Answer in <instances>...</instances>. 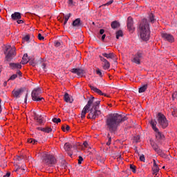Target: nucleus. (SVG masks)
Returning <instances> with one entry per match:
<instances>
[{"label": "nucleus", "mask_w": 177, "mask_h": 177, "mask_svg": "<svg viewBox=\"0 0 177 177\" xmlns=\"http://www.w3.org/2000/svg\"><path fill=\"white\" fill-rule=\"evenodd\" d=\"M145 57V54L143 51H138L132 58V63H135V64H140V60H142Z\"/></svg>", "instance_id": "10"}, {"label": "nucleus", "mask_w": 177, "mask_h": 177, "mask_svg": "<svg viewBox=\"0 0 177 177\" xmlns=\"http://www.w3.org/2000/svg\"><path fill=\"white\" fill-rule=\"evenodd\" d=\"M5 176H6V177H10V172L6 173V174Z\"/></svg>", "instance_id": "56"}, {"label": "nucleus", "mask_w": 177, "mask_h": 177, "mask_svg": "<svg viewBox=\"0 0 177 177\" xmlns=\"http://www.w3.org/2000/svg\"><path fill=\"white\" fill-rule=\"evenodd\" d=\"M100 162L104 164V159H100Z\"/></svg>", "instance_id": "58"}, {"label": "nucleus", "mask_w": 177, "mask_h": 177, "mask_svg": "<svg viewBox=\"0 0 177 177\" xmlns=\"http://www.w3.org/2000/svg\"><path fill=\"white\" fill-rule=\"evenodd\" d=\"M90 88L91 91H93L95 93H97L98 95H100L101 96H107V94L104 93L100 91V89L93 86H90Z\"/></svg>", "instance_id": "16"}, {"label": "nucleus", "mask_w": 177, "mask_h": 177, "mask_svg": "<svg viewBox=\"0 0 177 177\" xmlns=\"http://www.w3.org/2000/svg\"><path fill=\"white\" fill-rule=\"evenodd\" d=\"M105 38H106V34L102 35V38H101L102 41H104Z\"/></svg>", "instance_id": "53"}, {"label": "nucleus", "mask_w": 177, "mask_h": 177, "mask_svg": "<svg viewBox=\"0 0 177 177\" xmlns=\"http://www.w3.org/2000/svg\"><path fill=\"white\" fill-rule=\"evenodd\" d=\"M31 38V36H30L29 35H26L24 38H23V41L24 42H27L28 44L30 43V39Z\"/></svg>", "instance_id": "30"}, {"label": "nucleus", "mask_w": 177, "mask_h": 177, "mask_svg": "<svg viewBox=\"0 0 177 177\" xmlns=\"http://www.w3.org/2000/svg\"><path fill=\"white\" fill-rule=\"evenodd\" d=\"M151 146L153 148V149L154 150V151H156V153H157V154H158V156H160V157H162L163 158H165L167 157V154H165V153H164V151H162V149H160V147H158L157 143L151 141Z\"/></svg>", "instance_id": "9"}, {"label": "nucleus", "mask_w": 177, "mask_h": 177, "mask_svg": "<svg viewBox=\"0 0 177 177\" xmlns=\"http://www.w3.org/2000/svg\"><path fill=\"white\" fill-rule=\"evenodd\" d=\"M95 100V97H91L89 98L86 105L83 108L81 113V118H85V115H86V113L90 111L87 118L91 120H96V118H99V115L102 114V111L99 110V106H100V101H96L93 103Z\"/></svg>", "instance_id": "1"}, {"label": "nucleus", "mask_w": 177, "mask_h": 177, "mask_svg": "<svg viewBox=\"0 0 177 177\" xmlns=\"http://www.w3.org/2000/svg\"><path fill=\"white\" fill-rule=\"evenodd\" d=\"M152 171H153V175H157V174H158V172H160V168L158 167H153L152 168Z\"/></svg>", "instance_id": "27"}, {"label": "nucleus", "mask_w": 177, "mask_h": 177, "mask_svg": "<svg viewBox=\"0 0 177 177\" xmlns=\"http://www.w3.org/2000/svg\"><path fill=\"white\" fill-rule=\"evenodd\" d=\"M1 113H2V106H0V114H1Z\"/></svg>", "instance_id": "61"}, {"label": "nucleus", "mask_w": 177, "mask_h": 177, "mask_svg": "<svg viewBox=\"0 0 177 177\" xmlns=\"http://www.w3.org/2000/svg\"><path fill=\"white\" fill-rule=\"evenodd\" d=\"M0 73H2V66H0Z\"/></svg>", "instance_id": "62"}, {"label": "nucleus", "mask_w": 177, "mask_h": 177, "mask_svg": "<svg viewBox=\"0 0 177 177\" xmlns=\"http://www.w3.org/2000/svg\"><path fill=\"white\" fill-rule=\"evenodd\" d=\"M158 123L159 127L160 128H162V129H165V128L168 127V125H169V122H168V120H167V118L164 114L161 113H158Z\"/></svg>", "instance_id": "5"}, {"label": "nucleus", "mask_w": 177, "mask_h": 177, "mask_svg": "<svg viewBox=\"0 0 177 177\" xmlns=\"http://www.w3.org/2000/svg\"><path fill=\"white\" fill-rule=\"evenodd\" d=\"M28 54L26 53L22 57V61L21 62V64H27L28 63Z\"/></svg>", "instance_id": "21"}, {"label": "nucleus", "mask_w": 177, "mask_h": 177, "mask_svg": "<svg viewBox=\"0 0 177 177\" xmlns=\"http://www.w3.org/2000/svg\"><path fill=\"white\" fill-rule=\"evenodd\" d=\"M38 141L33 138L28 139V143H32V145H35Z\"/></svg>", "instance_id": "33"}, {"label": "nucleus", "mask_w": 177, "mask_h": 177, "mask_svg": "<svg viewBox=\"0 0 177 177\" xmlns=\"http://www.w3.org/2000/svg\"><path fill=\"white\" fill-rule=\"evenodd\" d=\"M64 100L66 102V103H73V99L70 97V95H68L67 93L64 94Z\"/></svg>", "instance_id": "23"}, {"label": "nucleus", "mask_w": 177, "mask_h": 177, "mask_svg": "<svg viewBox=\"0 0 177 177\" xmlns=\"http://www.w3.org/2000/svg\"><path fill=\"white\" fill-rule=\"evenodd\" d=\"M150 124L151 126L152 129L156 132V137L157 139H162L164 138V136L158 130V128H157V122L156 120H151L150 121Z\"/></svg>", "instance_id": "8"}, {"label": "nucleus", "mask_w": 177, "mask_h": 177, "mask_svg": "<svg viewBox=\"0 0 177 177\" xmlns=\"http://www.w3.org/2000/svg\"><path fill=\"white\" fill-rule=\"evenodd\" d=\"M121 24L118 21H113L111 24V27L113 28V30H115L116 28H120Z\"/></svg>", "instance_id": "18"}, {"label": "nucleus", "mask_w": 177, "mask_h": 177, "mask_svg": "<svg viewBox=\"0 0 177 177\" xmlns=\"http://www.w3.org/2000/svg\"><path fill=\"white\" fill-rule=\"evenodd\" d=\"M82 161H84V158H82V156H79V159H78V164H82Z\"/></svg>", "instance_id": "43"}, {"label": "nucleus", "mask_w": 177, "mask_h": 177, "mask_svg": "<svg viewBox=\"0 0 177 177\" xmlns=\"http://www.w3.org/2000/svg\"><path fill=\"white\" fill-rule=\"evenodd\" d=\"M52 131V128L50 127H46L44 129H41V132H45L46 133H50Z\"/></svg>", "instance_id": "29"}, {"label": "nucleus", "mask_w": 177, "mask_h": 177, "mask_svg": "<svg viewBox=\"0 0 177 177\" xmlns=\"http://www.w3.org/2000/svg\"><path fill=\"white\" fill-rule=\"evenodd\" d=\"M124 33L122 32V30H118L116 32V39H119L120 37H123Z\"/></svg>", "instance_id": "32"}, {"label": "nucleus", "mask_w": 177, "mask_h": 177, "mask_svg": "<svg viewBox=\"0 0 177 177\" xmlns=\"http://www.w3.org/2000/svg\"><path fill=\"white\" fill-rule=\"evenodd\" d=\"M113 2H114L113 0H111L109 1H108L106 3L104 4L105 6H109L110 5H111V3H113Z\"/></svg>", "instance_id": "45"}, {"label": "nucleus", "mask_w": 177, "mask_h": 177, "mask_svg": "<svg viewBox=\"0 0 177 177\" xmlns=\"http://www.w3.org/2000/svg\"><path fill=\"white\" fill-rule=\"evenodd\" d=\"M101 62H102V63H104V62H106L107 59H106V58L103 57L102 56L100 55L99 56Z\"/></svg>", "instance_id": "47"}, {"label": "nucleus", "mask_w": 177, "mask_h": 177, "mask_svg": "<svg viewBox=\"0 0 177 177\" xmlns=\"http://www.w3.org/2000/svg\"><path fill=\"white\" fill-rule=\"evenodd\" d=\"M97 75H99V77H103V73H102V71L99 68H97L95 71Z\"/></svg>", "instance_id": "37"}, {"label": "nucleus", "mask_w": 177, "mask_h": 177, "mask_svg": "<svg viewBox=\"0 0 177 177\" xmlns=\"http://www.w3.org/2000/svg\"><path fill=\"white\" fill-rule=\"evenodd\" d=\"M17 73L18 75L21 76V72L20 71V70H18Z\"/></svg>", "instance_id": "57"}, {"label": "nucleus", "mask_w": 177, "mask_h": 177, "mask_svg": "<svg viewBox=\"0 0 177 177\" xmlns=\"http://www.w3.org/2000/svg\"><path fill=\"white\" fill-rule=\"evenodd\" d=\"M55 46H57V48H59V46H60V45H62V44H60L59 41H55Z\"/></svg>", "instance_id": "50"}, {"label": "nucleus", "mask_w": 177, "mask_h": 177, "mask_svg": "<svg viewBox=\"0 0 177 177\" xmlns=\"http://www.w3.org/2000/svg\"><path fill=\"white\" fill-rule=\"evenodd\" d=\"M71 73L73 74H77L79 77H83L84 76V70L82 68H73L71 69Z\"/></svg>", "instance_id": "14"}, {"label": "nucleus", "mask_w": 177, "mask_h": 177, "mask_svg": "<svg viewBox=\"0 0 177 177\" xmlns=\"http://www.w3.org/2000/svg\"><path fill=\"white\" fill-rule=\"evenodd\" d=\"M176 108H174L173 109V111L171 112V115H173V117H176Z\"/></svg>", "instance_id": "44"}, {"label": "nucleus", "mask_w": 177, "mask_h": 177, "mask_svg": "<svg viewBox=\"0 0 177 177\" xmlns=\"http://www.w3.org/2000/svg\"><path fill=\"white\" fill-rule=\"evenodd\" d=\"M72 25L73 27H80V26H82V23L81 22V19L77 18L75 21H73Z\"/></svg>", "instance_id": "20"}, {"label": "nucleus", "mask_w": 177, "mask_h": 177, "mask_svg": "<svg viewBox=\"0 0 177 177\" xmlns=\"http://www.w3.org/2000/svg\"><path fill=\"white\" fill-rule=\"evenodd\" d=\"M153 167H158V165H157V162H156L154 159L153 160Z\"/></svg>", "instance_id": "52"}, {"label": "nucleus", "mask_w": 177, "mask_h": 177, "mask_svg": "<svg viewBox=\"0 0 177 177\" xmlns=\"http://www.w3.org/2000/svg\"><path fill=\"white\" fill-rule=\"evenodd\" d=\"M10 66L11 67L12 70H20L21 68V64L19 63H10Z\"/></svg>", "instance_id": "17"}, {"label": "nucleus", "mask_w": 177, "mask_h": 177, "mask_svg": "<svg viewBox=\"0 0 177 177\" xmlns=\"http://www.w3.org/2000/svg\"><path fill=\"white\" fill-rule=\"evenodd\" d=\"M53 122H55V124H59V122H62V120L60 118H54L52 120Z\"/></svg>", "instance_id": "34"}, {"label": "nucleus", "mask_w": 177, "mask_h": 177, "mask_svg": "<svg viewBox=\"0 0 177 177\" xmlns=\"http://www.w3.org/2000/svg\"><path fill=\"white\" fill-rule=\"evenodd\" d=\"M130 169L133 172V174H136V166L130 165Z\"/></svg>", "instance_id": "35"}, {"label": "nucleus", "mask_w": 177, "mask_h": 177, "mask_svg": "<svg viewBox=\"0 0 177 177\" xmlns=\"http://www.w3.org/2000/svg\"><path fill=\"white\" fill-rule=\"evenodd\" d=\"M147 86V84H142L138 89L139 93H143V92H146Z\"/></svg>", "instance_id": "22"}, {"label": "nucleus", "mask_w": 177, "mask_h": 177, "mask_svg": "<svg viewBox=\"0 0 177 177\" xmlns=\"http://www.w3.org/2000/svg\"><path fill=\"white\" fill-rule=\"evenodd\" d=\"M38 39H39V41H43V39H45V37H43L41 33H39L38 34Z\"/></svg>", "instance_id": "41"}, {"label": "nucleus", "mask_w": 177, "mask_h": 177, "mask_svg": "<svg viewBox=\"0 0 177 177\" xmlns=\"http://www.w3.org/2000/svg\"><path fill=\"white\" fill-rule=\"evenodd\" d=\"M139 33L142 41H149L150 39V24L146 19H143L140 23Z\"/></svg>", "instance_id": "3"}, {"label": "nucleus", "mask_w": 177, "mask_h": 177, "mask_svg": "<svg viewBox=\"0 0 177 177\" xmlns=\"http://www.w3.org/2000/svg\"><path fill=\"white\" fill-rule=\"evenodd\" d=\"M4 53L6 55L7 62H10V60H12V59H13L16 55V48L11 47L10 46H6Z\"/></svg>", "instance_id": "4"}, {"label": "nucleus", "mask_w": 177, "mask_h": 177, "mask_svg": "<svg viewBox=\"0 0 177 177\" xmlns=\"http://www.w3.org/2000/svg\"><path fill=\"white\" fill-rule=\"evenodd\" d=\"M41 92L42 91H41V88H35L32 91V94H31L32 100H33L34 102H42V100H45L44 97H39V95H41Z\"/></svg>", "instance_id": "7"}, {"label": "nucleus", "mask_w": 177, "mask_h": 177, "mask_svg": "<svg viewBox=\"0 0 177 177\" xmlns=\"http://www.w3.org/2000/svg\"><path fill=\"white\" fill-rule=\"evenodd\" d=\"M37 129H38V131H42V129H44V128L37 127Z\"/></svg>", "instance_id": "59"}, {"label": "nucleus", "mask_w": 177, "mask_h": 177, "mask_svg": "<svg viewBox=\"0 0 177 177\" xmlns=\"http://www.w3.org/2000/svg\"><path fill=\"white\" fill-rule=\"evenodd\" d=\"M27 97H28V93L26 94V96H25V103H27Z\"/></svg>", "instance_id": "54"}, {"label": "nucleus", "mask_w": 177, "mask_h": 177, "mask_svg": "<svg viewBox=\"0 0 177 177\" xmlns=\"http://www.w3.org/2000/svg\"><path fill=\"white\" fill-rule=\"evenodd\" d=\"M34 118L38 122V124H44V117L41 115H38L36 113H34Z\"/></svg>", "instance_id": "15"}, {"label": "nucleus", "mask_w": 177, "mask_h": 177, "mask_svg": "<svg viewBox=\"0 0 177 177\" xmlns=\"http://www.w3.org/2000/svg\"><path fill=\"white\" fill-rule=\"evenodd\" d=\"M108 142H106V146H110L111 145V137H110V134L107 135Z\"/></svg>", "instance_id": "38"}, {"label": "nucleus", "mask_w": 177, "mask_h": 177, "mask_svg": "<svg viewBox=\"0 0 177 177\" xmlns=\"http://www.w3.org/2000/svg\"><path fill=\"white\" fill-rule=\"evenodd\" d=\"M11 18L12 20H19V19H21V14H20V12H16L12 14Z\"/></svg>", "instance_id": "19"}, {"label": "nucleus", "mask_w": 177, "mask_h": 177, "mask_svg": "<svg viewBox=\"0 0 177 177\" xmlns=\"http://www.w3.org/2000/svg\"><path fill=\"white\" fill-rule=\"evenodd\" d=\"M68 3L69 5H73V0H69Z\"/></svg>", "instance_id": "60"}, {"label": "nucleus", "mask_w": 177, "mask_h": 177, "mask_svg": "<svg viewBox=\"0 0 177 177\" xmlns=\"http://www.w3.org/2000/svg\"><path fill=\"white\" fill-rule=\"evenodd\" d=\"M103 68L104 70H109L110 68V62L107 59L103 62Z\"/></svg>", "instance_id": "25"}, {"label": "nucleus", "mask_w": 177, "mask_h": 177, "mask_svg": "<svg viewBox=\"0 0 177 177\" xmlns=\"http://www.w3.org/2000/svg\"><path fill=\"white\" fill-rule=\"evenodd\" d=\"M17 23L18 24H23V23H24V21H23L21 19H17Z\"/></svg>", "instance_id": "49"}, {"label": "nucleus", "mask_w": 177, "mask_h": 177, "mask_svg": "<svg viewBox=\"0 0 177 177\" xmlns=\"http://www.w3.org/2000/svg\"><path fill=\"white\" fill-rule=\"evenodd\" d=\"M127 28L129 31H132L133 30H135V28H133V19L131 17H129L127 18Z\"/></svg>", "instance_id": "12"}, {"label": "nucleus", "mask_w": 177, "mask_h": 177, "mask_svg": "<svg viewBox=\"0 0 177 177\" xmlns=\"http://www.w3.org/2000/svg\"><path fill=\"white\" fill-rule=\"evenodd\" d=\"M7 84H8V82H5L3 84L4 86H6Z\"/></svg>", "instance_id": "63"}, {"label": "nucleus", "mask_w": 177, "mask_h": 177, "mask_svg": "<svg viewBox=\"0 0 177 177\" xmlns=\"http://www.w3.org/2000/svg\"><path fill=\"white\" fill-rule=\"evenodd\" d=\"M18 169H20V167H17L16 171H17Z\"/></svg>", "instance_id": "64"}, {"label": "nucleus", "mask_w": 177, "mask_h": 177, "mask_svg": "<svg viewBox=\"0 0 177 177\" xmlns=\"http://www.w3.org/2000/svg\"><path fill=\"white\" fill-rule=\"evenodd\" d=\"M62 131H64V132H66V131H70V126L68 125L62 126Z\"/></svg>", "instance_id": "36"}, {"label": "nucleus", "mask_w": 177, "mask_h": 177, "mask_svg": "<svg viewBox=\"0 0 177 177\" xmlns=\"http://www.w3.org/2000/svg\"><path fill=\"white\" fill-rule=\"evenodd\" d=\"M17 77V74H14V75H11V77H10L9 80L14 81V80H16Z\"/></svg>", "instance_id": "42"}, {"label": "nucleus", "mask_w": 177, "mask_h": 177, "mask_svg": "<svg viewBox=\"0 0 177 177\" xmlns=\"http://www.w3.org/2000/svg\"><path fill=\"white\" fill-rule=\"evenodd\" d=\"M62 168H63L64 169H66V168H67V163L66 161H64L62 164Z\"/></svg>", "instance_id": "39"}, {"label": "nucleus", "mask_w": 177, "mask_h": 177, "mask_svg": "<svg viewBox=\"0 0 177 177\" xmlns=\"http://www.w3.org/2000/svg\"><path fill=\"white\" fill-rule=\"evenodd\" d=\"M149 19L151 23H154V21H156V19H154V14L153 13L149 14Z\"/></svg>", "instance_id": "31"}, {"label": "nucleus", "mask_w": 177, "mask_h": 177, "mask_svg": "<svg viewBox=\"0 0 177 177\" xmlns=\"http://www.w3.org/2000/svg\"><path fill=\"white\" fill-rule=\"evenodd\" d=\"M64 148L66 151H70V150L71 149V145H70V143L68 142H66L65 143Z\"/></svg>", "instance_id": "28"}, {"label": "nucleus", "mask_w": 177, "mask_h": 177, "mask_svg": "<svg viewBox=\"0 0 177 177\" xmlns=\"http://www.w3.org/2000/svg\"><path fill=\"white\" fill-rule=\"evenodd\" d=\"M140 160L145 162V155H142V156H140Z\"/></svg>", "instance_id": "46"}, {"label": "nucleus", "mask_w": 177, "mask_h": 177, "mask_svg": "<svg viewBox=\"0 0 177 177\" xmlns=\"http://www.w3.org/2000/svg\"><path fill=\"white\" fill-rule=\"evenodd\" d=\"M41 68H43L44 71H46V64L45 62L41 63Z\"/></svg>", "instance_id": "40"}, {"label": "nucleus", "mask_w": 177, "mask_h": 177, "mask_svg": "<svg viewBox=\"0 0 177 177\" xmlns=\"http://www.w3.org/2000/svg\"><path fill=\"white\" fill-rule=\"evenodd\" d=\"M84 146L85 147H88V142L85 141L84 143H83Z\"/></svg>", "instance_id": "55"}, {"label": "nucleus", "mask_w": 177, "mask_h": 177, "mask_svg": "<svg viewBox=\"0 0 177 177\" xmlns=\"http://www.w3.org/2000/svg\"><path fill=\"white\" fill-rule=\"evenodd\" d=\"M161 37L165 39V41H167V42H170V44H172V42H175V38L174 36L169 33H161Z\"/></svg>", "instance_id": "11"}, {"label": "nucleus", "mask_w": 177, "mask_h": 177, "mask_svg": "<svg viewBox=\"0 0 177 177\" xmlns=\"http://www.w3.org/2000/svg\"><path fill=\"white\" fill-rule=\"evenodd\" d=\"M177 97V93H174L172 94V99L173 100H175Z\"/></svg>", "instance_id": "48"}, {"label": "nucleus", "mask_w": 177, "mask_h": 177, "mask_svg": "<svg viewBox=\"0 0 177 177\" xmlns=\"http://www.w3.org/2000/svg\"><path fill=\"white\" fill-rule=\"evenodd\" d=\"M43 162H44L46 165H48V167H53V165L57 162V160L53 155L46 154L43 157Z\"/></svg>", "instance_id": "6"}, {"label": "nucleus", "mask_w": 177, "mask_h": 177, "mask_svg": "<svg viewBox=\"0 0 177 177\" xmlns=\"http://www.w3.org/2000/svg\"><path fill=\"white\" fill-rule=\"evenodd\" d=\"M128 118L118 113H112L106 118V128L111 132V133H114L117 132L118 127L120 122H124L127 121Z\"/></svg>", "instance_id": "2"}, {"label": "nucleus", "mask_w": 177, "mask_h": 177, "mask_svg": "<svg viewBox=\"0 0 177 177\" xmlns=\"http://www.w3.org/2000/svg\"><path fill=\"white\" fill-rule=\"evenodd\" d=\"M23 92H24V88H21L19 89L12 91V94L13 95L14 97H16V99H17L20 97V95H21Z\"/></svg>", "instance_id": "13"}, {"label": "nucleus", "mask_w": 177, "mask_h": 177, "mask_svg": "<svg viewBox=\"0 0 177 177\" xmlns=\"http://www.w3.org/2000/svg\"><path fill=\"white\" fill-rule=\"evenodd\" d=\"M102 56H104V57H106V59H114V53H102Z\"/></svg>", "instance_id": "24"}, {"label": "nucleus", "mask_w": 177, "mask_h": 177, "mask_svg": "<svg viewBox=\"0 0 177 177\" xmlns=\"http://www.w3.org/2000/svg\"><path fill=\"white\" fill-rule=\"evenodd\" d=\"M71 17V13H69L64 16V26H66L67 24V22L68 21V19Z\"/></svg>", "instance_id": "26"}, {"label": "nucleus", "mask_w": 177, "mask_h": 177, "mask_svg": "<svg viewBox=\"0 0 177 177\" xmlns=\"http://www.w3.org/2000/svg\"><path fill=\"white\" fill-rule=\"evenodd\" d=\"M100 35H103V34H104V29H100Z\"/></svg>", "instance_id": "51"}]
</instances>
